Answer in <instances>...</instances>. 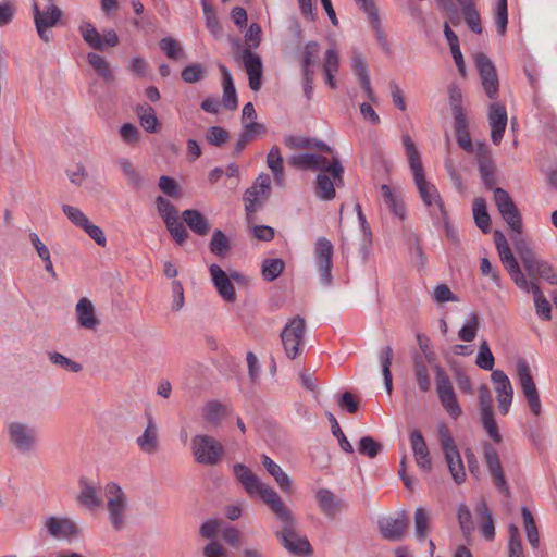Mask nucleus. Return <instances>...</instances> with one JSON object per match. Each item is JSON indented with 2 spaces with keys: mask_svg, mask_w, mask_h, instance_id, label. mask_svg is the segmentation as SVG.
I'll list each match as a JSON object with an SVG mask.
<instances>
[{
  "mask_svg": "<svg viewBox=\"0 0 557 557\" xmlns=\"http://www.w3.org/2000/svg\"><path fill=\"white\" fill-rule=\"evenodd\" d=\"M233 473L246 493L250 496L258 495L281 523V529L275 531V536L283 547L293 555L310 554L311 545L309 541L306 536L297 533L296 519L278 493L270 485L263 483L244 463L234 465Z\"/></svg>",
  "mask_w": 557,
  "mask_h": 557,
  "instance_id": "1",
  "label": "nucleus"
},
{
  "mask_svg": "<svg viewBox=\"0 0 557 557\" xmlns=\"http://www.w3.org/2000/svg\"><path fill=\"white\" fill-rule=\"evenodd\" d=\"M403 144L408 157L409 166L413 174L414 184L430 214L436 220H445L446 210L444 202L432 183L428 182L424 176L423 165L420 160V153L408 134L403 135Z\"/></svg>",
  "mask_w": 557,
  "mask_h": 557,
  "instance_id": "2",
  "label": "nucleus"
},
{
  "mask_svg": "<svg viewBox=\"0 0 557 557\" xmlns=\"http://www.w3.org/2000/svg\"><path fill=\"white\" fill-rule=\"evenodd\" d=\"M516 252L528 274V281L536 282L539 278L557 285V271L546 260L537 256L534 249L522 237L512 238Z\"/></svg>",
  "mask_w": 557,
  "mask_h": 557,
  "instance_id": "3",
  "label": "nucleus"
},
{
  "mask_svg": "<svg viewBox=\"0 0 557 557\" xmlns=\"http://www.w3.org/2000/svg\"><path fill=\"white\" fill-rule=\"evenodd\" d=\"M7 437L10 446L23 456L32 455L38 446V431L35 425L12 420L7 424Z\"/></svg>",
  "mask_w": 557,
  "mask_h": 557,
  "instance_id": "4",
  "label": "nucleus"
},
{
  "mask_svg": "<svg viewBox=\"0 0 557 557\" xmlns=\"http://www.w3.org/2000/svg\"><path fill=\"white\" fill-rule=\"evenodd\" d=\"M106 508L109 522L113 530L124 528L127 518L128 497L123 488L115 482H110L104 487Z\"/></svg>",
  "mask_w": 557,
  "mask_h": 557,
  "instance_id": "5",
  "label": "nucleus"
},
{
  "mask_svg": "<svg viewBox=\"0 0 557 557\" xmlns=\"http://www.w3.org/2000/svg\"><path fill=\"white\" fill-rule=\"evenodd\" d=\"M315 180V194L322 200L335 198V186L343 185L344 168L338 157H333L324 169L319 170Z\"/></svg>",
  "mask_w": 557,
  "mask_h": 557,
  "instance_id": "6",
  "label": "nucleus"
},
{
  "mask_svg": "<svg viewBox=\"0 0 557 557\" xmlns=\"http://www.w3.org/2000/svg\"><path fill=\"white\" fill-rule=\"evenodd\" d=\"M34 24L39 38L45 42L52 40L51 28L60 22L63 12L54 3V0H48V3L40 8L37 1L32 3Z\"/></svg>",
  "mask_w": 557,
  "mask_h": 557,
  "instance_id": "7",
  "label": "nucleus"
},
{
  "mask_svg": "<svg viewBox=\"0 0 557 557\" xmlns=\"http://www.w3.org/2000/svg\"><path fill=\"white\" fill-rule=\"evenodd\" d=\"M191 451L198 463L215 466L224 454V447L214 437L198 434L191 438Z\"/></svg>",
  "mask_w": 557,
  "mask_h": 557,
  "instance_id": "8",
  "label": "nucleus"
},
{
  "mask_svg": "<svg viewBox=\"0 0 557 557\" xmlns=\"http://www.w3.org/2000/svg\"><path fill=\"white\" fill-rule=\"evenodd\" d=\"M517 379L530 411L533 416L540 417L542 413L540 394L525 360L521 359L517 362Z\"/></svg>",
  "mask_w": 557,
  "mask_h": 557,
  "instance_id": "9",
  "label": "nucleus"
},
{
  "mask_svg": "<svg viewBox=\"0 0 557 557\" xmlns=\"http://www.w3.org/2000/svg\"><path fill=\"white\" fill-rule=\"evenodd\" d=\"M305 332L306 321L300 315L290 318L282 330V344L289 359H295L301 352Z\"/></svg>",
  "mask_w": 557,
  "mask_h": 557,
  "instance_id": "10",
  "label": "nucleus"
},
{
  "mask_svg": "<svg viewBox=\"0 0 557 557\" xmlns=\"http://www.w3.org/2000/svg\"><path fill=\"white\" fill-rule=\"evenodd\" d=\"M435 387L443 408L453 419H458L462 413L461 407L457 400L449 376L438 364L435 366Z\"/></svg>",
  "mask_w": 557,
  "mask_h": 557,
  "instance_id": "11",
  "label": "nucleus"
},
{
  "mask_svg": "<svg viewBox=\"0 0 557 557\" xmlns=\"http://www.w3.org/2000/svg\"><path fill=\"white\" fill-rule=\"evenodd\" d=\"M494 201L508 226L517 233L513 238L521 237L522 219L510 195L505 189L496 187L494 188Z\"/></svg>",
  "mask_w": 557,
  "mask_h": 557,
  "instance_id": "12",
  "label": "nucleus"
},
{
  "mask_svg": "<svg viewBox=\"0 0 557 557\" xmlns=\"http://www.w3.org/2000/svg\"><path fill=\"white\" fill-rule=\"evenodd\" d=\"M44 528L50 537L58 541H71L77 537L81 532L74 520L62 516L46 518Z\"/></svg>",
  "mask_w": 557,
  "mask_h": 557,
  "instance_id": "13",
  "label": "nucleus"
},
{
  "mask_svg": "<svg viewBox=\"0 0 557 557\" xmlns=\"http://www.w3.org/2000/svg\"><path fill=\"white\" fill-rule=\"evenodd\" d=\"M79 33L92 49L103 50L106 46L115 47L119 44V36L114 29H107L100 34L89 22L79 25Z\"/></svg>",
  "mask_w": 557,
  "mask_h": 557,
  "instance_id": "14",
  "label": "nucleus"
},
{
  "mask_svg": "<svg viewBox=\"0 0 557 557\" xmlns=\"http://www.w3.org/2000/svg\"><path fill=\"white\" fill-rule=\"evenodd\" d=\"M315 262L319 268L322 284L330 285L332 282L333 245L325 237H319L314 247Z\"/></svg>",
  "mask_w": 557,
  "mask_h": 557,
  "instance_id": "15",
  "label": "nucleus"
},
{
  "mask_svg": "<svg viewBox=\"0 0 557 557\" xmlns=\"http://www.w3.org/2000/svg\"><path fill=\"white\" fill-rule=\"evenodd\" d=\"M491 380L496 393L499 411L503 414L509 412L513 399V387L507 374L502 370H493Z\"/></svg>",
  "mask_w": 557,
  "mask_h": 557,
  "instance_id": "16",
  "label": "nucleus"
},
{
  "mask_svg": "<svg viewBox=\"0 0 557 557\" xmlns=\"http://www.w3.org/2000/svg\"><path fill=\"white\" fill-rule=\"evenodd\" d=\"M236 60H242L248 75L249 87L253 91L260 90L262 86L263 66L261 58L250 49H244L235 55Z\"/></svg>",
  "mask_w": 557,
  "mask_h": 557,
  "instance_id": "17",
  "label": "nucleus"
},
{
  "mask_svg": "<svg viewBox=\"0 0 557 557\" xmlns=\"http://www.w3.org/2000/svg\"><path fill=\"white\" fill-rule=\"evenodd\" d=\"M475 65L486 95L488 98L494 99L497 96L499 84L493 62L484 53H478L475 55Z\"/></svg>",
  "mask_w": 557,
  "mask_h": 557,
  "instance_id": "18",
  "label": "nucleus"
},
{
  "mask_svg": "<svg viewBox=\"0 0 557 557\" xmlns=\"http://www.w3.org/2000/svg\"><path fill=\"white\" fill-rule=\"evenodd\" d=\"M494 239H495L496 249L499 255V259H500L503 265L505 267V269L507 270L510 278L516 276V277H520L522 280V270H521L518 261L516 260V258L507 243L505 235L502 232L496 231L494 233Z\"/></svg>",
  "mask_w": 557,
  "mask_h": 557,
  "instance_id": "19",
  "label": "nucleus"
},
{
  "mask_svg": "<svg viewBox=\"0 0 557 557\" xmlns=\"http://www.w3.org/2000/svg\"><path fill=\"white\" fill-rule=\"evenodd\" d=\"M484 459L493 476L495 486L506 496L510 494L496 449L488 443L484 445Z\"/></svg>",
  "mask_w": 557,
  "mask_h": 557,
  "instance_id": "20",
  "label": "nucleus"
},
{
  "mask_svg": "<svg viewBox=\"0 0 557 557\" xmlns=\"http://www.w3.org/2000/svg\"><path fill=\"white\" fill-rule=\"evenodd\" d=\"M409 525V520L404 512L396 517H386L380 520L379 528L384 539L399 541L403 539Z\"/></svg>",
  "mask_w": 557,
  "mask_h": 557,
  "instance_id": "21",
  "label": "nucleus"
},
{
  "mask_svg": "<svg viewBox=\"0 0 557 557\" xmlns=\"http://www.w3.org/2000/svg\"><path fill=\"white\" fill-rule=\"evenodd\" d=\"M147 425L141 435L136 438V444L145 454H154L159 449V428L151 412L145 413Z\"/></svg>",
  "mask_w": 557,
  "mask_h": 557,
  "instance_id": "22",
  "label": "nucleus"
},
{
  "mask_svg": "<svg viewBox=\"0 0 557 557\" xmlns=\"http://www.w3.org/2000/svg\"><path fill=\"white\" fill-rule=\"evenodd\" d=\"M507 121L506 108L499 102L492 103L488 110V123L491 126V139L495 145L500 144Z\"/></svg>",
  "mask_w": 557,
  "mask_h": 557,
  "instance_id": "23",
  "label": "nucleus"
},
{
  "mask_svg": "<svg viewBox=\"0 0 557 557\" xmlns=\"http://www.w3.org/2000/svg\"><path fill=\"white\" fill-rule=\"evenodd\" d=\"M315 500L321 512L330 519H334L345 507L343 500L329 488H319Z\"/></svg>",
  "mask_w": 557,
  "mask_h": 557,
  "instance_id": "24",
  "label": "nucleus"
},
{
  "mask_svg": "<svg viewBox=\"0 0 557 557\" xmlns=\"http://www.w3.org/2000/svg\"><path fill=\"white\" fill-rule=\"evenodd\" d=\"M511 280L521 290L532 293L537 313H550V304L544 297L537 282L528 281V277L523 272L522 280L516 276Z\"/></svg>",
  "mask_w": 557,
  "mask_h": 557,
  "instance_id": "25",
  "label": "nucleus"
},
{
  "mask_svg": "<svg viewBox=\"0 0 557 557\" xmlns=\"http://www.w3.org/2000/svg\"><path fill=\"white\" fill-rule=\"evenodd\" d=\"M410 444L417 465L422 470L430 471L432 468L430 451L424 437L419 430H413L410 433Z\"/></svg>",
  "mask_w": 557,
  "mask_h": 557,
  "instance_id": "26",
  "label": "nucleus"
},
{
  "mask_svg": "<svg viewBox=\"0 0 557 557\" xmlns=\"http://www.w3.org/2000/svg\"><path fill=\"white\" fill-rule=\"evenodd\" d=\"M209 271L214 286L222 298L226 301H234L235 288L227 274L218 264H211Z\"/></svg>",
  "mask_w": 557,
  "mask_h": 557,
  "instance_id": "27",
  "label": "nucleus"
},
{
  "mask_svg": "<svg viewBox=\"0 0 557 557\" xmlns=\"http://www.w3.org/2000/svg\"><path fill=\"white\" fill-rule=\"evenodd\" d=\"M476 159L481 178L487 187L492 188L496 184L495 171L490 151L484 145L479 146Z\"/></svg>",
  "mask_w": 557,
  "mask_h": 557,
  "instance_id": "28",
  "label": "nucleus"
},
{
  "mask_svg": "<svg viewBox=\"0 0 557 557\" xmlns=\"http://www.w3.org/2000/svg\"><path fill=\"white\" fill-rule=\"evenodd\" d=\"M321 46L318 41L305 44L300 50V66L302 73H314V66L320 62Z\"/></svg>",
  "mask_w": 557,
  "mask_h": 557,
  "instance_id": "29",
  "label": "nucleus"
},
{
  "mask_svg": "<svg viewBox=\"0 0 557 557\" xmlns=\"http://www.w3.org/2000/svg\"><path fill=\"white\" fill-rule=\"evenodd\" d=\"M261 462L268 473L273 476L278 487L285 493H290L292 480L288 474L267 455L261 456Z\"/></svg>",
  "mask_w": 557,
  "mask_h": 557,
  "instance_id": "30",
  "label": "nucleus"
},
{
  "mask_svg": "<svg viewBox=\"0 0 557 557\" xmlns=\"http://www.w3.org/2000/svg\"><path fill=\"white\" fill-rule=\"evenodd\" d=\"M79 494L77 500L89 509L99 508L102 504L98 488L87 479L79 480Z\"/></svg>",
  "mask_w": 557,
  "mask_h": 557,
  "instance_id": "31",
  "label": "nucleus"
},
{
  "mask_svg": "<svg viewBox=\"0 0 557 557\" xmlns=\"http://www.w3.org/2000/svg\"><path fill=\"white\" fill-rule=\"evenodd\" d=\"M182 218L187 226L197 235L205 236L208 234L210 227L207 218L195 209H187L183 211Z\"/></svg>",
  "mask_w": 557,
  "mask_h": 557,
  "instance_id": "32",
  "label": "nucleus"
},
{
  "mask_svg": "<svg viewBox=\"0 0 557 557\" xmlns=\"http://www.w3.org/2000/svg\"><path fill=\"white\" fill-rule=\"evenodd\" d=\"M289 162L292 165L302 170H321L326 166L329 159L314 153H304L293 156Z\"/></svg>",
  "mask_w": 557,
  "mask_h": 557,
  "instance_id": "33",
  "label": "nucleus"
},
{
  "mask_svg": "<svg viewBox=\"0 0 557 557\" xmlns=\"http://www.w3.org/2000/svg\"><path fill=\"white\" fill-rule=\"evenodd\" d=\"M223 78V103L225 108L235 110L237 108V95L232 75L223 64L219 65Z\"/></svg>",
  "mask_w": 557,
  "mask_h": 557,
  "instance_id": "34",
  "label": "nucleus"
},
{
  "mask_svg": "<svg viewBox=\"0 0 557 557\" xmlns=\"http://www.w3.org/2000/svg\"><path fill=\"white\" fill-rule=\"evenodd\" d=\"M323 72L325 75L326 84L335 89L337 87L335 74L339 69V57L335 49L330 48L325 51L323 60Z\"/></svg>",
  "mask_w": 557,
  "mask_h": 557,
  "instance_id": "35",
  "label": "nucleus"
},
{
  "mask_svg": "<svg viewBox=\"0 0 557 557\" xmlns=\"http://www.w3.org/2000/svg\"><path fill=\"white\" fill-rule=\"evenodd\" d=\"M356 3L364 11V13L368 15L369 21L375 30L377 40L380 42L385 41L384 32L382 28V24L379 16V10L374 2V0H355Z\"/></svg>",
  "mask_w": 557,
  "mask_h": 557,
  "instance_id": "36",
  "label": "nucleus"
},
{
  "mask_svg": "<svg viewBox=\"0 0 557 557\" xmlns=\"http://www.w3.org/2000/svg\"><path fill=\"white\" fill-rule=\"evenodd\" d=\"M381 193L383 200L387 208L389 209V211L399 220H405L406 208L403 199L399 196L395 195L392 191L391 187L386 184H383L381 186Z\"/></svg>",
  "mask_w": 557,
  "mask_h": 557,
  "instance_id": "37",
  "label": "nucleus"
},
{
  "mask_svg": "<svg viewBox=\"0 0 557 557\" xmlns=\"http://www.w3.org/2000/svg\"><path fill=\"white\" fill-rule=\"evenodd\" d=\"M413 374L420 391L429 392L431 389L429 370L423 357L417 352L413 355Z\"/></svg>",
  "mask_w": 557,
  "mask_h": 557,
  "instance_id": "38",
  "label": "nucleus"
},
{
  "mask_svg": "<svg viewBox=\"0 0 557 557\" xmlns=\"http://www.w3.org/2000/svg\"><path fill=\"white\" fill-rule=\"evenodd\" d=\"M267 164L273 173L275 183L280 186H284L283 158L277 146H273L270 149L267 156Z\"/></svg>",
  "mask_w": 557,
  "mask_h": 557,
  "instance_id": "39",
  "label": "nucleus"
},
{
  "mask_svg": "<svg viewBox=\"0 0 557 557\" xmlns=\"http://www.w3.org/2000/svg\"><path fill=\"white\" fill-rule=\"evenodd\" d=\"M394 351L391 346H385L379 354V360L382 367V374L384 377V384L386 392L391 395L393 391V376L391 372V366L393 360Z\"/></svg>",
  "mask_w": 557,
  "mask_h": 557,
  "instance_id": "40",
  "label": "nucleus"
},
{
  "mask_svg": "<svg viewBox=\"0 0 557 557\" xmlns=\"http://www.w3.org/2000/svg\"><path fill=\"white\" fill-rule=\"evenodd\" d=\"M87 60L102 79L109 83L114 79V74L110 67V63L103 57L95 52H90L87 54Z\"/></svg>",
  "mask_w": 557,
  "mask_h": 557,
  "instance_id": "41",
  "label": "nucleus"
},
{
  "mask_svg": "<svg viewBox=\"0 0 557 557\" xmlns=\"http://www.w3.org/2000/svg\"><path fill=\"white\" fill-rule=\"evenodd\" d=\"M473 216L476 226L483 232L488 233L491 228V218L486 209V202L483 198H475L473 201Z\"/></svg>",
  "mask_w": 557,
  "mask_h": 557,
  "instance_id": "42",
  "label": "nucleus"
},
{
  "mask_svg": "<svg viewBox=\"0 0 557 557\" xmlns=\"http://www.w3.org/2000/svg\"><path fill=\"white\" fill-rule=\"evenodd\" d=\"M445 459L455 483L457 485L463 483L466 480V471L460 453L458 451L455 454H448L447 456H445Z\"/></svg>",
  "mask_w": 557,
  "mask_h": 557,
  "instance_id": "43",
  "label": "nucleus"
},
{
  "mask_svg": "<svg viewBox=\"0 0 557 557\" xmlns=\"http://www.w3.org/2000/svg\"><path fill=\"white\" fill-rule=\"evenodd\" d=\"M460 7L469 28L475 34H481L483 28L480 14L474 5V0L469 1V3H462Z\"/></svg>",
  "mask_w": 557,
  "mask_h": 557,
  "instance_id": "44",
  "label": "nucleus"
},
{
  "mask_svg": "<svg viewBox=\"0 0 557 557\" xmlns=\"http://www.w3.org/2000/svg\"><path fill=\"white\" fill-rule=\"evenodd\" d=\"M226 412H227L226 405H224L218 400L208 401L202 409L205 419L214 425H218L220 423L222 417Z\"/></svg>",
  "mask_w": 557,
  "mask_h": 557,
  "instance_id": "45",
  "label": "nucleus"
},
{
  "mask_svg": "<svg viewBox=\"0 0 557 557\" xmlns=\"http://www.w3.org/2000/svg\"><path fill=\"white\" fill-rule=\"evenodd\" d=\"M285 268V262L280 258L265 259L262 262V276L267 282L276 280Z\"/></svg>",
  "mask_w": 557,
  "mask_h": 557,
  "instance_id": "46",
  "label": "nucleus"
},
{
  "mask_svg": "<svg viewBox=\"0 0 557 557\" xmlns=\"http://www.w3.org/2000/svg\"><path fill=\"white\" fill-rule=\"evenodd\" d=\"M120 169L127 180V184L133 188L139 189L144 185V180L140 173L136 170L133 163L127 159L119 161Z\"/></svg>",
  "mask_w": 557,
  "mask_h": 557,
  "instance_id": "47",
  "label": "nucleus"
},
{
  "mask_svg": "<svg viewBox=\"0 0 557 557\" xmlns=\"http://www.w3.org/2000/svg\"><path fill=\"white\" fill-rule=\"evenodd\" d=\"M430 529V513L422 507L414 512V532L417 540H424Z\"/></svg>",
  "mask_w": 557,
  "mask_h": 557,
  "instance_id": "48",
  "label": "nucleus"
},
{
  "mask_svg": "<svg viewBox=\"0 0 557 557\" xmlns=\"http://www.w3.org/2000/svg\"><path fill=\"white\" fill-rule=\"evenodd\" d=\"M137 115L141 126L149 133L157 132L158 119L154 110L150 106H140L137 108Z\"/></svg>",
  "mask_w": 557,
  "mask_h": 557,
  "instance_id": "49",
  "label": "nucleus"
},
{
  "mask_svg": "<svg viewBox=\"0 0 557 557\" xmlns=\"http://www.w3.org/2000/svg\"><path fill=\"white\" fill-rule=\"evenodd\" d=\"M48 357L53 366L59 367L67 372L78 373L83 370V366L81 363L65 357L60 352H49Z\"/></svg>",
  "mask_w": 557,
  "mask_h": 557,
  "instance_id": "50",
  "label": "nucleus"
},
{
  "mask_svg": "<svg viewBox=\"0 0 557 557\" xmlns=\"http://www.w3.org/2000/svg\"><path fill=\"white\" fill-rule=\"evenodd\" d=\"M522 518L527 537L532 547L536 548L540 543L537 528L531 511L527 507H522Z\"/></svg>",
  "mask_w": 557,
  "mask_h": 557,
  "instance_id": "51",
  "label": "nucleus"
},
{
  "mask_svg": "<svg viewBox=\"0 0 557 557\" xmlns=\"http://www.w3.org/2000/svg\"><path fill=\"white\" fill-rule=\"evenodd\" d=\"M479 513L481 517L480 532L487 541H492L495 536V528L492 515L488 511L485 503H482L479 509Z\"/></svg>",
  "mask_w": 557,
  "mask_h": 557,
  "instance_id": "52",
  "label": "nucleus"
},
{
  "mask_svg": "<svg viewBox=\"0 0 557 557\" xmlns=\"http://www.w3.org/2000/svg\"><path fill=\"white\" fill-rule=\"evenodd\" d=\"M325 414L331 424L332 434L337 437L341 448L346 453L352 454L354 447L350 444V442L347 440V437L345 436L344 432L342 431L335 416L330 411H326Z\"/></svg>",
  "mask_w": 557,
  "mask_h": 557,
  "instance_id": "53",
  "label": "nucleus"
},
{
  "mask_svg": "<svg viewBox=\"0 0 557 557\" xmlns=\"http://www.w3.org/2000/svg\"><path fill=\"white\" fill-rule=\"evenodd\" d=\"M509 557H524L519 529L516 524L509 525Z\"/></svg>",
  "mask_w": 557,
  "mask_h": 557,
  "instance_id": "54",
  "label": "nucleus"
},
{
  "mask_svg": "<svg viewBox=\"0 0 557 557\" xmlns=\"http://www.w3.org/2000/svg\"><path fill=\"white\" fill-rule=\"evenodd\" d=\"M383 446L371 436H363L358 443V451L369 458H375Z\"/></svg>",
  "mask_w": 557,
  "mask_h": 557,
  "instance_id": "55",
  "label": "nucleus"
},
{
  "mask_svg": "<svg viewBox=\"0 0 557 557\" xmlns=\"http://www.w3.org/2000/svg\"><path fill=\"white\" fill-rule=\"evenodd\" d=\"M156 208L164 223L178 216L176 208L163 196L156 198Z\"/></svg>",
  "mask_w": 557,
  "mask_h": 557,
  "instance_id": "56",
  "label": "nucleus"
},
{
  "mask_svg": "<svg viewBox=\"0 0 557 557\" xmlns=\"http://www.w3.org/2000/svg\"><path fill=\"white\" fill-rule=\"evenodd\" d=\"M230 249V242L225 234L216 230L214 231L211 242H210V250L212 253L218 256H224Z\"/></svg>",
  "mask_w": 557,
  "mask_h": 557,
  "instance_id": "57",
  "label": "nucleus"
},
{
  "mask_svg": "<svg viewBox=\"0 0 557 557\" xmlns=\"http://www.w3.org/2000/svg\"><path fill=\"white\" fill-rule=\"evenodd\" d=\"M62 211L65 214V216L77 227L84 228V226L87 224L89 219L86 216V214L77 207L71 206V205H63Z\"/></svg>",
  "mask_w": 557,
  "mask_h": 557,
  "instance_id": "58",
  "label": "nucleus"
},
{
  "mask_svg": "<svg viewBox=\"0 0 557 557\" xmlns=\"http://www.w3.org/2000/svg\"><path fill=\"white\" fill-rule=\"evenodd\" d=\"M159 188L164 195L174 199H178L182 195V189L178 183L174 178L166 175L160 177Z\"/></svg>",
  "mask_w": 557,
  "mask_h": 557,
  "instance_id": "59",
  "label": "nucleus"
},
{
  "mask_svg": "<svg viewBox=\"0 0 557 557\" xmlns=\"http://www.w3.org/2000/svg\"><path fill=\"white\" fill-rule=\"evenodd\" d=\"M160 48L172 60H178L183 54L181 44L171 37L161 39Z\"/></svg>",
  "mask_w": 557,
  "mask_h": 557,
  "instance_id": "60",
  "label": "nucleus"
},
{
  "mask_svg": "<svg viewBox=\"0 0 557 557\" xmlns=\"http://www.w3.org/2000/svg\"><path fill=\"white\" fill-rule=\"evenodd\" d=\"M438 434L440 444L445 456H447L448 454H455L459 451L446 425H440Z\"/></svg>",
  "mask_w": 557,
  "mask_h": 557,
  "instance_id": "61",
  "label": "nucleus"
},
{
  "mask_svg": "<svg viewBox=\"0 0 557 557\" xmlns=\"http://www.w3.org/2000/svg\"><path fill=\"white\" fill-rule=\"evenodd\" d=\"M206 69L200 63H193L182 71V78L186 83H197L205 77Z\"/></svg>",
  "mask_w": 557,
  "mask_h": 557,
  "instance_id": "62",
  "label": "nucleus"
},
{
  "mask_svg": "<svg viewBox=\"0 0 557 557\" xmlns=\"http://www.w3.org/2000/svg\"><path fill=\"white\" fill-rule=\"evenodd\" d=\"M165 225L170 234L178 244H183L187 239L188 233L183 223L180 221V216L165 222Z\"/></svg>",
  "mask_w": 557,
  "mask_h": 557,
  "instance_id": "63",
  "label": "nucleus"
},
{
  "mask_svg": "<svg viewBox=\"0 0 557 557\" xmlns=\"http://www.w3.org/2000/svg\"><path fill=\"white\" fill-rule=\"evenodd\" d=\"M228 132L220 126L208 128L206 138L213 146H222L228 140Z\"/></svg>",
  "mask_w": 557,
  "mask_h": 557,
  "instance_id": "64",
  "label": "nucleus"
}]
</instances>
